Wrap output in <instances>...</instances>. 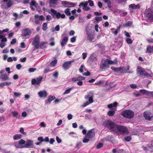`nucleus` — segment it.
<instances>
[{
    "instance_id": "1",
    "label": "nucleus",
    "mask_w": 153,
    "mask_h": 153,
    "mask_svg": "<svg viewBox=\"0 0 153 153\" xmlns=\"http://www.w3.org/2000/svg\"><path fill=\"white\" fill-rule=\"evenodd\" d=\"M105 126L110 131L117 135L127 134L128 133V130L126 127L117 125L111 121L108 120L107 121Z\"/></svg>"
},
{
    "instance_id": "2",
    "label": "nucleus",
    "mask_w": 153,
    "mask_h": 153,
    "mask_svg": "<svg viewBox=\"0 0 153 153\" xmlns=\"http://www.w3.org/2000/svg\"><path fill=\"white\" fill-rule=\"evenodd\" d=\"M48 12L54 18L59 19L60 18L65 19V15L64 14H61L59 12H57L56 11L53 9H51L50 11H48Z\"/></svg>"
},
{
    "instance_id": "3",
    "label": "nucleus",
    "mask_w": 153,
    "mask_h": 153,
    "mask_svg": "<svg viewBox=\"0 0 153 153\" xmlns=\"http://www.w3.org/2000/svg\"><path fill=\"white\" fill-rule=\"evenodd\" d=\"M121 114L126 118L131 119L134 117V113L131 110L128 109L123 111Z\"/></svg>"
},
{
    "instance_id": "4",
    "label": "nucleus",
    "mask_w": 153,
    "mask_h": 153,
    "mask_svg": "<svg viewBox=\"0 0 153 153\" xmlns=\"http://www.w3.org/2000/svg\"><path fill=\"white\" fill-rule=\"evenodd\" d=\"M144 14L145 17L148 21H151L153 19V12L151 9H146Z\"/></svg>"
},
{
    "instance_id": "5",
    "label": "nucleus",
    "mask_w": 153,
    "mask_h": 153,
    "mask_svg": "<svg viewBox=\"0 0 153 153\" xmlns=\"http://www.w3.org/2000/svg\"><path fill=\"white\" fill-rule=\"evenodd\" d=\"M42 79V77L41 76L33 79L31 81V84L32 85H34L35 86L38 87Z\"/></svg>"
},
{
    "instance_id": "6",
    "label": "nucleus",
    "mask_w": 153,
    "mask_h": 153,
    "mask_svg": "<svg viewBox=\"0 0 153 153\" xmlns=\"http://www.w3.org/2000/svg\"><path fill=\"white\" fill-rule=\"evenodd\" d=\"M35 20L34 23L36 25L39 24L40 21H44L45 19V18L43 15H36L34 16Z\"/></svg>"
},
{
    "instance_id": "7",
    "label": "nucleus",
    "mask_w": 153,
    "mask_h": 153,
    "mask_svg": "<svg viewBox=\"0 0 153 153\" xmlns=\"http://www.w3.org/2000/svg\"><path fill=\"white\" fill-rule=\"evenodd\" d=\"M94 94L93 92L90 91L88 92L87 95L85 96V99H88V101L90 103H93L94 102L93 100Z\"/></svg>"
},
{
    "instance_id": "8",
    "label": "nucleus",
    "mask_w": 153,
    "mask_h": 153,
    "mask_svg": "<svg viewBox=\"0 0 153 153\" xmlns=\"http://www.w3.org/2000/svg\"><path fill=\"white\" fill-rule=\"evenodd\" d=\"M32 33V31L28 28H26L24 29L22 32V36H26L30 35Z\"/></svg>"
},
{
    "instance_id": "9",
    "label": "nucleus",
    "mask_w": 153,
    "mask_h": 153,
    "mask_svg": "<svg viewBox=\"0 0 153 153\" xmlns=\"http://www.w3.org/2000/svg\"><path fill=\"white\" fill-rule=\"evenodd\" d=\"M88 5V2H83L80 3L79 5V6L80 7H81V6H82L83 9L84 11H87L90 10V8L87 6Z\"/></svg>"
},
{
    "instance_id": "10",
    "label": "nucleus",
    "mask_w": 153,
    "mask_h": 153,
    "mask_svg": "<svg viewBox=\"0 0 153 153\" xmlns=\"http://www.w3.org/2000/svg\"><path fill=\"white\" fill-rule=\"evenodd\" d=\"M95 135L94 131V129H91L89 130L87 133L86 134V137L89 138H91Z\"/></svg>"
},
{
    "instance_id": "11",
    "label": "nucleus",
    "mask_w": 153,
    "mask_h": 153,
    "mask_svg": "<svg viewBox=\"0 0 153 153\" xmlns=\"http://www.w3.org/2000/svg\"><path fill=\"white\" fill-rule=\"evenodd\" d=\"M25 148H30L33 147V141L30 140H28L25 141Z\"/></svg>"
},
{
    "instance_id": "12",
    "label": "nucleus",
    "mask_w": 153,
    "mask_h": 153,
    "mask_svg": "<svg viewBox=\"0 0 153 153\" xmlns=\"http://www.w3.org/2000/svg\"><path fill=\"white\" fill-rule=\"evenodd\" d=\"M100 67L102 69H105L108 68V65L106 60H102L101 62Z\"/></svg>"
},
{
    "instance_id": "13",
    "label": "nucleus",
    "mask_w": 153,
    "mask_h": 153,
    "mask_svg": "<svg viewBox=\"0 0 153 153\" xmlns=\"http://www.w3.org/2000/svg\"><path fill=\"white\" fill-rule=\"evenodd\" d=\"M39 96L41 98H46L48 95V93L45 90L40 91L38 93Z\"/></svg>"
},
{
    "instance_id": "14",
    "label": "nucleus",
    "mask_w": 153,
    "mask_h": 153,
    "mask_svg": "<svg viewBox=\"0 0 153 153\" xmlns=\"http://www.w3.org/2000/svg\"><path fill=\"white\" fill-rule=\"evenodd\" d=\"M137 72L140 75L142 76H144L146 72L144 69L138 67Z\"/></svg>"
},
{
    "instance_id": "15",
    "label": "nucleus",
    "mask_w": 153,
    "mask_h": 153,
    "mask_svg": "<svg viewBox=\"0 0 153 153\" xmlns=\"http://www.w3.org/2000/svg\"><path fill=\"white\" fill-rule=\"evenodd\" d=\"M143 116L146 120H150L152 117L150 112L146 111L144 113Z\"/></svg>"
},
{
    "instance_id": "16",
    "label": "nucleus",
    "mask_w": 153,
    "mask_h": 153,
    "mask_svg": "<svg viewBox=\"0 0 153 153\" xmlns=\"http://www.w3.org/2000/svg\"><path fill=\"white\" fill-rule=\"evenodd\" d=\"M129 7L130 8L134 9H139L140 7V6L139 4L135 5L133 4H130L129 6Z\"/></svg>"
},
{
    "instance_id": "17",
    "label": "nucleus",
    "mask_w": 153,
    "mask_h": 153,
    "mask_svg": "<svg viewBox=\"0 0 153 153\" xmlns=\"http://www.w3.org/2000/svg\"><path fill=\"white\" fill-rule=\"evenodd\" d=\"M25 141L23 139H21L18 143L20 146L19 148H25Z\"/></svg>"
},
{
    "instance_id": "18",
    "label": "nucleus",
    "mask_w": 153,
    "mask_h": 153,
    "mask_svg": "<svg viewBox=\"0 0 153 153\" xmlns=\"http://www.w3.org/2000/svg\"><path fill=\"white\" fill-rule=\"evenodd\" d=\"M87 34L88 36L87 40L90 42H91L94 39L93 35L88 31L87 32Z\"/></svg>"
},
{
    "instance_id": "19",
    "label": "nucleus",
    "mask_w": 153,
    "mask_h": 153,
    "mask_svg": "<svg viewBox=\"0 0 153 153\" xmlns=\"http://www.w3.org/2000/svg\"><path fill=\"white\" fill-rule=\"evenodd\" d=\"M71 65L69 64L68 62H65L63 65L62 66L63 68L65 70H66L70 67Z\"/></svg>"
},
{
    "instance_id": "20",
    "label": "nucleus",
    "mask_w": 153,
    "mask_h": 153,
    "mask_svg": "<svg viewBox=\"0 0 153 153\" xmlns=\"http://www.w3.org/2000/svg\"><path fill=\"white\" fill-rule=\"evenodd\" d=\"M68 40V38L67 37H64L62 40L61 42V45L62 47L64 46L65 45L66 43Z\"/></svg>"
},
{
    "instance_id": "21",
    "label": "nucleus",
    "mask_w": 153,
    "mask_h": 153,
    "mask_svg": "<svg viewBox=\"0 0 153 153\" xmlns=\"http://www.w3.org/2000/svg\"><path fill=\"white\" fill-rule=\"evenodd\" d=\"M0 78L3 81H6L9 79L8 75L7 74H1Z\"/></svg>"
},
{
    "instance_id": "22",
    "label": "nucleus",
    "mask_w": 153,
    "mask_h": 153,
    "mask_svg": "<svg viewBox=\"0 0 153 153\" xmlns=\"http://www.w3.org/2000/svg\"><path fill=\"white\" fill-rule=\"evenodd\" d=\"M30 5H32L34 6L36 8H37L39 7V5L34 0H32L30 3Z\"/></svg>"
},
{
    "instance_id": "23",
    "label": "nucleus",
    "mask_w": 153,
    "mask_h": 153,
    "mask_svg": "<svg viewBox=\"0 0 153 153\" xmlns=\"http://www.w3.org/2000/svg\"><path fill=\"white\" fill-rule=\"evenodd\" d=\"M121 68V72L123 73L127 72V71L129 70V66L124 67Z\"/></svg>"
},
{
    "instance_id": "24",
    "label": "nucleus",
    "mask_w": 153,
    "mask_h": 153,
    "mask_svg": "<svg viewBox=\"0 0 153 153\" xmlns=\"http://www.w3.org/2000/svg\"><path fill=\"white\" fill-rule=\"evenodd\" d=\"M58 0H50L49 1L50 6L51 7L52 4L57 5Z\"/></svg>"
},
{
    "instance_id": "25",
    "label": "nucleus",
    "mask_w": 153,
    "mask_h": 153,
    "mask_svg": "<svg viewBox=\"0 0 153 153\" xmlns=\"http://www.w3.org/2000/svg\"><path fill=\"white\" fill-rule=\"evenodd\" d=\"M55 97L54 96H49L47 100L46 101V104H49L50 102L55 99Z\"/></svg>"
},
{
    "instance_id": "26",
    "label": "nucleus",
    "mask_w": 153,
    "mask_h": 153,
    "mask_svg": "<svg viewBox=\"0 0 153 153\" xmlns=\"http://www.w3.org/2000/svg\"><path fill=\"white\" fill-rule=\"evenodd\" d=\"M90 59L93 61H97V59L96 58V55L94 53L91 54L90 57Z\"/></svg>"
},
{
    "instance_id": "27",
    "label": "nucleus",
    "mask_w": 153,
    "mask_h": 153,
    "mask_svg": "<svg viewBox=\"0 0 153 153\" xmlns=\"http://www.w3.org/2000/svg\"><path fill=\"white\" fill-rule=\"evenodd\" d=\"M105 60L106 62H107V63L108 64H108H116L117 63V61L116 60L112 61L107 59H106Z\"/></svg>"
},
{
    "instance_id": "28",
    "label": "nucleus",
    "mask_w": 153,
    "mask_h": 153,
    "mask_svg": "<svg viewBox=\"0 0 153 153\" xmlns=\"http://www.w3.org/2000/svg\"><path fill=\"white\" fill-rule=\"evenodd\" d=\"M140 93L144 94H145L146 95L149 96V94L150 93V91L146 90L145 89H141L140 90Z\"/></svg>"
},
{
    "instance_id": "29",
    "label": "nucleus",
    "mask_w": 153,
    "mask_h": 153,
    "mask_svg": "<svg viewBox=\"0 0 153 153\" xmlns=\"http://www.w3.org/2000/svg\"><path fill=\"white\" fill-rule=\"evenodd\" d=\"M149 71H150V74H149L148 73L146 72L144 76L147 77H153V73L150 70Z\"/></svg>"
},
{
    "instance_id": "30",
    "label": "nucleus",
    "mask_w": 153,
    "mask_h": 153,
    "mask_svg": "<svg viewBox=\"0 0 153 153\" xmlns=\"http://www.w3.org/2000/svg\"><path fill=\"white\" fill-rule=\"evenodd\" d=\"M147 52L151 53L153 52V46H149L146 48Z\"/></svg>"
},
{
    "instance_id": "31",
    "label": "nucleus",
    "mask_w": 153,
    "mask_h": 153,
    "mask_svg": "<svg viewBox=\"0 0 153 153\" xmlns=\"http://www.w3.org/2000/svg\"><path fill=\"white\" fill-rule=\"evenodd\" d=\"M32 44L37 49L39 48V42L33 41Z\"/></svg>"
},
{
    "instance_id": "32",
    "label": "nucleus",
    "mask_w": 153,
    "mask_h": 153,
    "mask_svg": "<svg viewBox=\"0 0 153 153\" xmlns=\"http://www.w3.org/2000/svg\"><path fill=\"white\" fill-rule=\"evenodd\" d=\"M22 138V135L19 134H16L13 137V139L15 140H18Z\"/></svg>"
},
{
    "instance_id": "33",
    "label": "nucleus",
    "mask_w": 153,
    "mask_h": 153,
    "mask_svg": "<svg viewBox=\"0 0 153 153\" xmlns=\"http://www.w3.org/2000/svg\"><path fill=\"white\" fill-rule=\"evenodd\" d=\"M64 13L65 14L68 16H70L71 15L70 12V9L69 8H66L64 10Z\"/></svg>"
},
{
    "instance_id": "34",
    "label": "nucleus",
    "mask_w": 153,
    "mask_h": 153,
    "mask_svg": "<svg viewBox=\"0 0 153 153\" xmlns=\"http://www.w3.org/2000/svg\"><path fill=\"white\" fill-rule=\"evenodd\" d=\"M105 81L104 80H100L96 82L95 84L97 85H103L105 84Z\"/></svg>"
},
{
    "instance_id": "35",
    "label": "nucleus",
    "mask_w": 153,
    "mask_h": 153,
    "mask_svg": "<svg viewBox=\"0 0 153 153\" xmlns=\"http://www.w3.org/2000/svg\"><path fill=\"white\" fill-rule=\"evenodd\" d=\"M117 105V103L116 102H115L113 104L111 103L109 105H108L107 106L108 108H111L113 107H116Z\"/></svg>"
},
{
    "instance_id": "36",
    "label": "nucleus",
    "mask_w": 153,
    "mask_h": 153,
    "mask_svg": "<svg viewBox=\"0 0 153 153\" xmlns=\"http://www.w3.org/2000/svg\"><path fill=\"white\" fill-rule=\"evenodd\" d=\"M48 24L47 22H45L42 24V29L44 30H46L47 29Z\"/></svg>"
},
{
    "instance_id": "37",
    "label": "nucleus",
    "mask_w": 153,
    "mask_h": 153,
    "mask_svg": "<svg viewBox=\"0 0 153 153\" xmlns=\"http://www.w3.org/2000/svg\"><path fill=\"white\" fill-rule=\"evenodd\" d=\"M39 46L40 48L41 49H43L45 48L46 46V42H42L41 43L39 44Z\"/></svg>"
},
{
    "instance_id": "38",
    "label": "nucleus",
    "mask_w": 153,
    "mask_h": 153,
    "mask_svg": "<svg viewBox=\"0 0 153 153\" xmlns=\"http://www.w3.org/2000/svg\"><path fill=\"white\" fill-rule=\"evenodd\" d=\"M57 62V60L55 59L52 61L50 63V66L52 67H54Z\"/></svg>"
},
{
    "instance_id": "39",
    "label": "nucleus",
    "mask_w": 153,
    "mask_h": 153,
    "mask_svg": "<svg viewBox=\"0 0 153 153\" xmlns=\"http://www.w3.org/2000/svg\"><path fill=\"white\" fill-rule=\"evenodd\" d=\"M76 5V4L75 3L69 2L68 5L66 7H75Z\"/></svg>"
},
{
    "instance_id": "40",
    "label": "nucleus",
    "mask_w": 153,
    "mask_h": 153,
    "mask_svg": "<svg viewBox=\"0 0 153 153\" xmlns=\"http://www.w3.org/2000/svg\"><path fill=\"white\" fill-rule=\"evenodd\" d=\"M115 114V111H109L108 112V115L110 116H113Z\"/></svg>"
},
{
    "instance_id": "41",
    "label": "nucleus",
    "mask_w": 153,
    "mask_h": 153,
    "mask_svg": "<svg viewBox=\"0 0 153 153\" xmlns=\"http://www.w3.org/2000/svg\"><path fill=\"white\" fill-rule=\"evenodd\" d=\"M105 3H107L108 7H111V3L109 0H104Z\"/></svg>"
},
{
    "instance_id": "42",
    "label": "nucleus",
    "mask_w": 153,
    "mask_h": 153,
    "mask_svg": "<svg viewBox=\"0 0 153 153\" xmlns=\"http://www.w3.org/2000/svg\"><path fill=\"white\" fill-rule=\"evenodd\" d=\"M90 103L89 101H87L86 102L84 103L82 105H81V106L82 107H84L89 104L91 103Z\"/></svg>"
},
{
    "instance_id": "43",
    "label": "nucleus",
    "mask_w": 153,
    "mask_h": 153,
    "mask_svg": "<svg viewBox=\"0 0 153 153\" xmlns=\"http://www.w3.org/2000/svg\"><path fill=\"white\" fill-rule=\"evenodd\" d=\"M54 39L53 37H51L50 39V41H51L50 43V45L52 46H53L55 45V42L53 41Z\"/></svg>"
},
{
    "instance_id": "44",
    "label": "nucleus",
    "mask_w": 153,
    "mask_h": 153,
    "mask_svg": "<svg viewBox=\"0 0 153 153\" xmlns=\"http://www.w3.org/2000/svg\"><path fill=\"white\" fill-rule=\"evenodd\" d=\"M13 5L12 2L11 1H8L7 4V8L10 7Z\"/></svg>"
},
{
    "instance_id": "45",
    "label": "nucleus",
    "mask_w": 153,
    "mask_h": 153,
    "mask_svg": "<svg viewBox=\"0 0 153 153\" xmlns=\"http://www.w3.org/2000/svg\"><path fill=\"white\" fill-rule=\"evenodd\" d=\"M95 19L97 22H99L102 20V18L101 16L96 17L95 18Z\"/></svg>"
},
{
    "instance_id": "46",
    "label": "nucleus",
    "mask_w": 153,
    "mask_h": 153,
    "mask_svg": "<svg viewBox=\"0 0 153 153\" xmlns=\"http://www.w3.org/2000/svg\"><path fill=\"white\" fill-rule=\"evenodd\" d=\"M46 19L47 21H50L52 20V16L49 15H47L46 16Z\"/></svg>"
},
{
    "instance_id": "47",
    "label": "nucleus",
    "mask_w": 153,
    "mask_h": 153,
    "mask_svg": "<svg viewBox=\"0 0 153 153\" xmlns=\"http://www.w3.org/2000/svg\"><path fill=\"white\" fill-rule=\"evenodd\" d=\"M11 113L13 116L16 117H17L19 114L16 111H12Z\"/></svg>"
},
{
    "instance_id": "48",
    "label": "nucleus",
    "mask_w": 153,
    "mask_h": 153,
    "mask_svg": "<svg viewBox=\"0 0 153 153\" xmlns=\"http://www.w3.org/2000/svg\"><path fill=\"white\" fill-rule=\"evenodd\" d=\"M13 94L15 97H19L21 95V93L19 92H13Z\"/></svg>"
},
{
    "instance_id": "49",
    "label": "nucleus",
    "mask_w": 153,
    "mask_h": 153,
    "mask_svg": "<svg viewBox=\"0 0 153 153\" xmlns=\"http://www.w3.org/2000/svg\"><path fill=\"white\" fill-rule=\"evenodd\" d=\"M69 2L67 1H61V4L63 5H68Z\"/></svg>"
},
{
    "instance_id": "50",
    "label": "nucleus",
    "mask_w": 153,
    "mask_h": 153,
    "mask_svg": "<svg viewBox=\"0 0 153 153\" xmlns=\"http://www.w3.org/2000/svg\"><path fill=\"white\" fill-rule=\"evenodd\" d=\"M124 139L126 141L129 142L131 140V138L130 136H128L125 137L124 138Z\"/></svg>"
},
{
    "instance_id": "51",
    "label": "nucleus",
    "mask_w": 153,
    "mask_h": 153,
    "mask_svg": "<svg viewBox=\"0 0 153 153\" xmlns=\"http://www.w3.org/2000/svg\"><path fill=\"white\" fill-rule=\"evenodd\" d=\"M126 41L127 42L128 44H131L132 42V40L129 38H127L126 39Z\"/></svg>"
},
{
    "instance_id": "52",
    "label": "nucleus",
    "mask_w": 153,
    "mask_h": 153,
    "mask_svg": "<svg viewBox=\"0 0 153 153\" xmlns=\"http://www.w3.org/2000/svg\"><path fill=\"white\" fill-rule=\"evenodd\" d=\"M39 35H36L34 38L33 41L39 42Z\"/></svg>"
},
{
    "instance_id": "53",
    "label": "nucleus",
    "mask_w": 153,
    "mask_h": 153,
    "mask_svg": "<svg viewBox=\"0 0 153 153\" xmlns=\"http://www.w3.org/2000/svg\"><path fill=\"white\" fill-rule=\"evenodd\" d=\"M72 89V88H71L66 90L64 92V94H67L69 93L71 90Z\"/></svg>"
},
{
    "instance_id": "54",
    "label": "nucleus",
    "mask_w": 153,
    "mask_h": 153,
    "mask_svg": "<svg viewBox=\"0 0 153 153\" xmlns=\"http://www.w3.org/2000/svg\"><path fill=\"white\" fill-rule=\"evenodd\" d=\"M76 36H74L71 39V41L72 42H74L76 41Z\"/></svg>"
},
{
    "instance_id": "55",
    "label": "nucleus",
    "mask_w": 153,
    "mask_h": 153,
    "mask_svg": "<svg viewBox=\"0 0 153 153\" xmlns=\"http://www.w3.org/2000/svg\"><path fill=\"white\" fill-rule=\"evenodd\" d=\"M19 131L21 133L23 134L24 135H26V133L24 131V128L22 127L20 128Z\"/></svg>"
},
{
    "instance_id": "56",
    "label": "nucleus",
    "mask_w": 153,
    "mask_h": 153,
    "mask_svg": "<svg viewBox=\"0 0 153 153\" xmlns=\"http://www.w3.org/2000/svg\"><path fill=\"white\" fill-rule=\"evenodd\" d=\"M121 12V11L120 10H119L118 9H115L113 12L114 13H120V12Z\"/></svg>"
},
{
    "instance_id": "57",
    "label": "nucleus",
    "mask_w": 153,
    "mask_h": 153,
    "mask_svg": "<svg viewBox=\"0 0 153 153\" xmlns=\"http://www.w3.org/2000/svg\"><path fill=\"white\" fill-rule=\"evenodd\" d=\"M88 138L86 137L85 136V138L83 140V142L84 143H86L88 142L89 141V139Z\"/></svg>"
},
{
    "instance_id": "58",
    "label": "nucleus",
    "mask_w": 153,
    "mask_h": 153,
    "mask_svg": "<svg viewBox=\"0 0 153 153\" xmlns=\"http://www.w3.org/2000/svg\"><path fill=\"white\" fill-rule=\"evenodd\" d=\"M132 24V22L131 21H129L126 24V25L127 26H129L131 25Z\"/></svg>"
},
{
    "instance_id": "59",
    "label": "nucleus",
    "mask_w": 153,
    "mask_h": 153,
    "mask_svg": "<svg viewBox=\"0 0 153 153\" xmlns=\"http://www.w3.org/2000/svg\"><path fill=\"white\" fill-rule=\"evenodd\" d=\"M39 126L42 127H45L46 126V125L44 122H42L40 123Z\"/></svg>"
},
{
    "instance_id": "60",
    "label": "nucleus",
    "mask_w": 153,
    "mask_h": 153,
    "mask_svg": "<svg viewBox=\"0 0 153 153\" xmlns=\"http://www.w3.org/2000/svg\"><path fill=\"white\" fill-rule=\"evenodd\" d=\"M88 3H89V5L90 6H93L94 5V3L93 1L91 0H88Z\"/></svg>"
},
{
    "instance_id": "61",
    "label": "nucleus",
    "mask_w": 153,
    "mask_h": 153,
    "mask_svg": "<svg viewBox=\"0 0 153 153\" xmlns=\"http://www.w3.org/2000/svg\"><path fill=\"white\" fill-rule=\"evenodd\" d=\"M84 67V65H82L80 68L79 69V71L80 72L82 73L83 72V68Z\"/></svg>"
},
{
    "instance_id": "62",
    "label": "nucleus",
    "mask_w": 153,
    "mask_h": 153,
    "mask_svg": "<svg viewBox=\"0 0 153 153\" xmlns=\"http://www.w3.org/2000/svg\"><path fill=\"white\" fill-rule=\"evenodd\" d=\"M130 87L133 89H135L137 88L136 85L134 84H132L130 85Z\"/></svg>"
},
{
    "instance_id": "63",
    "label": "nucleus",
    "mask_w": 153,
    "mask_h": 153,
    "mask_svg": "<svg viewBox=\"0 0 153 153\" xmlns=\"http://www.w3.org/2000/svg\"><path fill=\"white\" fill-rule=\"evenodd\" d=\"M29 13V12L27 10H25L23 11L22 12L20 13V15H22V14H27Z\"/></svg>"
},
{
    "instance_id": "64",
    "label": "nucleus",
    "mask_w": 153,
    "mask_h": 153,
    "mask_svg": "<svg viewBox=\"0 0 153 153\" xmlns=\"http://www.w3.org/2000/svg\"><path fill=\"white\" fill-rule=\"evenodd\" d=\"M78 81L84 80L85 79V78L82 76H79L78 77Z\"/></svg>"
}]
</instances>
